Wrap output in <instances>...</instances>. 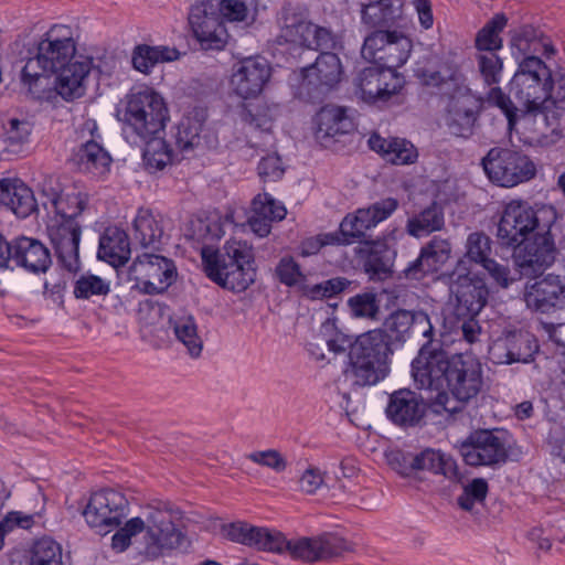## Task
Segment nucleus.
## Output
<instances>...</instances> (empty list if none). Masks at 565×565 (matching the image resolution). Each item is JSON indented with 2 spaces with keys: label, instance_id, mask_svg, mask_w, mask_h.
<instances>
[{
  "label": "nucleus",
  "instance_id": "nucleus-33",
  "mask_svg": "<svg viewBox=\"0 0 565 565\" xmlns=\"http://www.w3.org/2000/svg\"><path fill=\"white\" fill-rule=\"evenodd\" d=\"M0 206L9 209L20 218L30 216L38 209L32 190L20 180H0Z\"/></svg>",
  "mask_w": 565,
  "mask_h": 565
},
{
  "label": "nucleus",
  "instance_id": "nucleus-9",
  "mask_svg": "<svg viewBox=\"0 0 565 565\" xmlns=\"http://www.w3.org/2000/svg\"><path fill=\"white\" fill-rule=\"evenodd\" d=\"M174 262L158 254L143 253L138 255L128 270V278L134 281L132 288L145 295L163 294L177 279Z\"/></svg>",
  "mask_w": 565,
  "mask_h": 565
},
{
  "label": "nucleus",
  "instance_id": "nucleus-56",
  "mask_svg": "<svg viewBox=\"0 0 565 565\" xmlns=\"http://www.w3.org/2000/svg\"><path fill=\"white\" fill-rule=\"evenodd\" d=\"M491 238L483 232L470 233L466 241V257L476 264L483 265L490 259Z\"/></svg>",
  "mask_w": 565,
  "mask_h": 565
},
{
  "label": "nucleus",
  "instance_id": "nucleus-28",
  "mask_svg": "<svg viewBox=\"0 0 565 565\" xmlns=\"http://www.w3.org/2000/svg\"><path fill=\"white\" fill-rule=\"evenodd\" d=\"M426 412L423 397L407 388H401L390 395L386 406L387 417L399 426H414L419 423Z\"/></svg>",
  "mask_w": 565,
  "mask_h": 565
},
{
  "label": "nucleus",
  "instance_id": "nucleus-62",
  "mask_svg": "<svg viewBox=\"0 0 565 565\" xmlns=\"http://www.w3.org/2000/svg\"><path fill=\"white\" fill-rule=\"evenodd\" d=\"M488 100L499 107L508 119L509 128L512 129L521 117L520 107L514 105L499 87H492L488 94Z\"/></svg>",
  "mask_w": 565,
  "mask_h": 565
},
{
  "label": "nucleus",
  "instance_id": "nucleus-34",
  "mask_svg": "<svg viewBox=\"0 0 565 565\" xmlns=\"http://www.w3.org/2000/svg\"><path fill=\"white\" fill-rule=\"evenodd\" d=\"M404 0H367L361 4V21L370 29L388 30L402 17Z\"/></svg>",
  "mask_w": 565,
  "mask_h": 565
},
{
  "label": "nucleus",
  "instance_id": "nucleus-2",
  "mask_svg": "<svg viewBox=\"0 0 565 565\" xmlns=\"http://www.w3.org/2000/svg\"><path fill=\"white\" fill-rule=\"evenodd\" d=\"M182 511L170 501L156 500L141 509L138 516L128 520L111 537V547L126 551L131 539L142 533L140 554L147 559H157L166 552L178 548L183 540L180 529Z\"/></svg>",
  "mask_w": 565,
  "mask_h": 565
},
{
  "label": "nucleus",
  "instance_id": "nucleus-50",
  "mask_svg": "<svg viewBox=\"0 0 565 565\" xmlns=\"http://www.w3.org/2000/svg\"><path fill=\"white\" fill-rule=\"evenodd\" d=\"M319 562H332L352 552V545L335 533L317 535Z\"/></svg>",
  "mask_w": 565,
  "mask_h": 565
},
{
  "label": "nucleus",
  "instance_id": "nucleus-7",
  "mask_svg": "<svg viewBox=\"0 0 565 565\" xmlns=\"http://www.w3.org/2000/svg\"><path fill=\"white\" fill-rule=\"evenodd\" d=\"M122 132L130 143H139L163 130L169 110L163 97L150 88L132 92L126 96L124 107L118 110Z\"/></svg>",
  "mask_w": 565,
  "mask_h": 565
},
{
  "label": "nucleus",
  "instance_id": "nucleus-42",
  "mask_svg": "<svg viewBox=\"0 0 565 565\" xmlns=\"http://www.w3.org/2000/svg\"><path fill=\"white\" fill-rule=\"evenodd\" d=\"M274 553L286 554L292 559L306 563H318V542L316 536H301L288 540L281 532H278Z\"/></svg>",
  "mask_w": 565,
  "mask_h": 565
},
{
  "label": "nucleus",
  "instance_id": "nucleus-54",
  "mask_svg": "<svg viewBox=\"0 0 565 565\" xmlns=\"http://www.w3.org/2000/svg\"><path fill=\"white\" fill-rule=\"evenodd\" d=\"M348 307L354 318L376 320L380 313V300L372 291L356 294L349 298Z\"/></svg>",
  "mask_w": 565,
  "mask_h": 565
},
{
  "label": "nucleus",
  "instance_id": "nucleus-63",
  "mask_svg": "<svg viewBox=\"0 0 565 565\" xmlns=\"http://www.w3.org/2000/svg\"><path fill=\"white\" fill-rule=\"evenodd\" d=\"M275 273L279 281L288 287L305 280L299 264L290 256L282 257L279 260Z\"/></svg>",
  "mask_w": 565,
  "mask_h": 565
},
{
  "label": "nucleus",
  "instance_id": "nucleus-64",
  "mask_svg": "<svg viewBox=\"0 0 565 565\" xmlns=\"http://www.w3.org/2000/svg\"><path fill=\"white\" fill-rule=\"evenodd\" d=\"M200 141V127L191 125L190 120L181 121L175 134V143L180 150L193 149Z\"/></svg>",
  "mask_w": 565,
  "mask_h": 565
},
{
  "label": "nucleus",
  "instance_id": "nucleus-21",
  "mask_svg": "<svg viewBox=\"0 0 565 565\" xmlns=\"http://www.w3.org/2000/svg\"><path fill=\"white\" fill-rule=\"evenodd\" d=\"M270 77V65L260 56L246 57L234 65L231 86L242 98L258 96Z\"/></svg>",
  "mask_w": 565,
  "mask_h": 565
},
{
  "label": "nucleus",
  "instance_id": "nucleus-52",
  "mask_svg": "<svg viewBox=\"0 0 565 565\" xmlns=\"http://www.w3.org/2000/svg\"><path fill=\"white\" fill-rule=\"evenodd\" d=\"M30 565H62V547L51 537H41L31 548Z\"/></svg>",
  "mask_w": 565,
  "mask_h": 565
},
{
  "label": "nucleus",
  "instance_id": "nucleus-27",
  "mask_svg": "<svg viewBox=\"0 0 565 565\" xmlns=\"http://www.w3.org/2000/svg\"><path fill=\"white\" fill-rule=\"evenodd\" d=\"M83 130L89 132L92 139L87 140L74 152L73 160L78 169L94 175H100L109 170L111 163L110 154L95 140V132L98 130L94 119H87L83 124Z\"/></svg>",
  "mask_w": 565,
  "mask_h": 565
},
{
  "label": "nucleus",
  "instance_id": "nucleus-13",
  "mask_svg": "<svg viewBox=\"0 0 565 565\" xmlns=\"http://www.w3.org/2000/svg\"><path fill=\"white\" fill-rule=\"evenodd\" d=\"M40 192L44 199L43 206L54 213L51 221H76L88 203V195L85 192L76 186L63 188L54 177L44 178Z\"/></svg>",
  "mask_w": 565,
  "mask_h": 565
},
{
  "label": "nucleus",
  "instance_id": "nucleus-48",
  "mask_svg": "<svg viewBox=\"0 0 565 565\" xmlns=\"http://www.w3.org/2000/svg\"><path fill=\"white\" fill-rule=\"evenodd\" d=\"M507 23V17L503 13H499L479 30L476 36V47L480 53L497 52L502 47L500 33L503 31Z\"/></svg>",
  "mask_w": 565,
  "mask_h": 565
},
{
  "label": "nucleus",
  "instance_id": "nucleus-23",
  "mask_svg": "<svg viewBox=\"0 0 565 565\" xmlns=\"http://www.w3.org/2000/svg\"><path fill=\"white\" fill-rule=\"evenodd\" d=\"M93 67V58L79 55L54 75V86L43 99H50L55 94L64 100L72 102L81 98L86 92V81Z\"/></svg>",
  "mask_w": 565,
  "mask_h": 565
},
{
  "label": "nucleus",
  "instance_id": "nucleus-59",
  "mask_svg": "<svg viewBox=\"0 0 565 565\" xmlns=\"http://www.w3.org/2000/svg\"><path fill=\"white\" fill-rule=\"evenodd\" d=\"M488 482L476 478L463 487L462 493L457 498L458 505L465 511H472L477 503H482L488 494Z\"/></svg>",
  "mask_w": 565,
  "mask_h": 565
},
{
  "label": "nucleus",
  "instance_id": "nucleus-49",
  "mask_svg": "<svg viewBox=\"0 0 565 565\" xmlns=\"http://www.w3.org/2000/svg\"><path fill=\"white\" fill-rule=\"evenodd\" d=\"M401 458L403 462H398L395 469L403 476H408L417 470H428L436 473L440 465L441 452L428 448L417 455H401Z\"/></svg>",
  "mask_w": 565,
  "mask_h": 565
},
{
  "label": "nucleus",
  "instance_id": "nucleus-1",
  "mask_svg": "<svg viewBox=\"0 0 565 565\" xmlns=\"http://www.w3.org/2000/svg\"><path fill=\"white\" fill-rule=\"evenodd\" d=\"M412 375L419 388L437 391L435 405L459 412L481 392L482 367L471 355H449L438 347L423 344L412 362Z\"/></svg>",
  "mask_w": 565,
  "mask_h": 565
},
{
  "label": "nucleus",
  "instance_id": "nucleus-38",
  "mask_svg": "<svg viewBox=\"0 0 565 565\" xmlns=\"http://www.w3.org/2000/svg\"><path fill=\"white\" fill-rule=\"evenodd\" d=\"M370 148L393 164H409L416 161L418 153L412 142L403 138H383L373 134L369 138Z\"/></svg>",
  "mask_w": 565,
  "mask_h": 565
},
{
  "label": "nucleus",
  "instance_id": "nucleus-22",
  "mask_svg": "<svg viewBox=\"0 0 565 565\" xmlns=\"http://www.w3.org/2000/svg\"><path fill=\"white\" fill-rule=\"evenodd\" d=\"M47 234L55 249L58 263L70 273L79 269L78 246L81 226L77 221H51Z\"/></svg>",
  "mask_w": 565,
  "mask_h": 565
},
{
  "label": "nucleus",
  "instance_id": "nucleus-31",
  "mask_svg": "<svg viewBox=\"0 0 565 565\" xmlns=\"http://www.w3.org/2000/svg\"><path fill=\"white\" fill-rule=\"evenodd\" d=\"M510 46L515 61L529 56H539L540 54L548 57L554 53V47L548 38L532 25H523L511 31Z\"/></svg>",
  "mask_w": 565,
  "mask_h": 565
},
{
  "label": "nucleus",
  "instance_id": "nucleus-6",
  "mask_svg": "<svg viewBox=\"0 0 565 565\" xmlns=\"http://www.w3.org/2000/svg\"><path fill=\"white\" fill-rule=\"evenodd\" d=\"M557 218L551 204L511 200L504 204L497 226L498 243L508 248L519 247L530 234L553 228Z\"/></svg>",
  "mask_w": 565,
  "mask_h": 565
},
{
  "label": "nucleus",
  "instance_id": "nucleus-8",
  "mask_svg": "<svg viewBox=\"0 0 565 565\" xmlns=\"http://www.w3.org/2000/svg\"><path fill=\"white\" fill-rule=\"evenodd\" d=\"M481 163L489 180L505 188L529 181L536 173L527 156L508 148L490 149Z\"/></svg>",
  "mask_w": 565,
  "mask_h": 565
},
{
  "label": "nucleus",
  "instance_id": "nucleus-51",
  "mask_svg": "<svg viewBox=\"0 0 565 565\" xmlns=\"http://www.w3.org/2000/svg\"><path fill=\"white\" fill-rule=\"evenodd\" d=\"M319 337L324 341L328 350L335 355L344 353L348 349L352 351V345L354 344L352 338L338 328L334 318H328L321 323Z\"/></svg>",
  "mask_w": 565,
  "mask_h": 565
},
{
  "label": "nucleus",
  "instance_id": "nucleus-5",
  "mask_svg": "<svg viewBox=\"0 0 565 565\" xmlns=\"http://www.w3.org/2000/svg\"><path fill=\"white\" fill-rule=\"evenodd\" d=\"M398 207V201L386 198L359 209L354 214H348L340 223L339 231L320 233L301 241L299 252L301 256H312L324 246L351 245L365 238L369 230L390 217Z\"/></svg>",
  "mask_w": 565,
  "mask_h": 565
},
{
  "label": "nucleus",
  "instance_id": "nucleus-61",
  "mask_svg": "<svg viewBox=\"0 0 565 565\" xmlns=\"http://www.w3.org/2000/svg\"><path fill=\"white\" fill-rule=\"evenodd\" d=\"M252 213L278 222L285 218L287 212L284 205L276 202L269 194L264 193L253 200Z\"/></svg>",
  "mask_w": 565,
  "mask_h": 565
},
{
  "label": "nucleus",
  "instance_id": "nucleus-45",
  "mask_svg": "<svg viewBox=\"0 0 565 565\" xmlns=\"http://www.w3.org/2000/svg\"><path fill=\"white\" fill-rule=\"evenodd\" d=\"M170 324L177 339L186 348L192 358H199L203 350V340L192 316L182 315L170 318Z\"/></svg>",
  "mask_w": 565,
  "mask_h": 565
},
{
  "label": "nucleus",
  "instance_id": "nucleus-60",
  "mask_svg": "<svg viewBox=\"0 0 565 565\" xmlns=\"http://www.w3.org/2000/svg\"><path fill=\"white\" fill-rule=\"evenodd\" d=\"M477 60L484 83L489 86L498 84L502 74V61L497 52L479 53Z\"/></svg>",
  "mask_w": 565,
  "mask_h": 565
},
{
  "label": "nucleus",
  "instance_id": "nucleus-32",
  "mask_svg": "<svg viewBox=\"0 0 565 565\" xmlns=\"http://www.w3.org/2000/svg\"><path fill=\"white\" fill-rule=\"evenodd\" d=\"M222 533L233 542L273 553L278 536V531L254 526L246 522L225 524L222 526Z\"/></svg>",
  "mask_w": 565,
  "mask_h": 565
},
{
  "label": "nucleus",
  "instance_id": "nucleus-44",
  "mask_svg": "<svg viewBox=\"0 0 565 565\" xmlns=\"http://www.w3.org/2000/svg\"><path fill=\"white\" fill-rule=\"evenodd\" d=\"M224 23L249 24L255 21L258 0H212Z\"/></svg>",
  "mask_w": 565,
  "mask_h": 565
},
{
  "label": "nucleus",
  "instance_id": "nucleus-39",
  "mask_svg": "<svg viewBox=\"0 0 565 565\" xmlns=\"http://www.w3.org/2000/svg\"><path fill=\"white\" fill-rule=\"evenodd\" d=\"M134 238L142 247L158 248L164 235L163 216L150 209H139L132 223Z\"/></svg>",
  "mask_w": 565,
  "mask_h": 565
},
{
  "label": "nucleus",
  "instance_id": "nucleus-37",
  "mask_svg": "<svg viewBox=\"0 0 565 565\" xmlns=\"http://www.w3.org/2000/svg\"><path fill=\"white\" fill-rule=\"evenodd\" d=\"M420 83L430 94L450 99L458 94L459 88L468 87L461 74L449 67L443 66L437 71L422 70L417 74Z\"/></svg>",
  "mask_w": 565,
  "mask_h": 565
},
{
  "label": "nucleus",
  "instance_id": "nucleus-10",
  "mask_svg": "<svg viewBox=\"0 0 565 565\" xmlns=\"http://www.w3.org/2000/svg\"><path fill=\"white\" fill-rule=\"evenodd\" d=\"M412 41L397 31L376 30L364 40L361 54L385 70L403 66L409 57Z\"/></svg>",
  "mask_w": 565,
  "mask_h": 565
},
{
  "label": "nucleus",
  "instance_id": "nucleus-26",
  "mask_svg": "<svg viewBox=\"0 0 565 565\" xmlns=\"http://www.w3.org/2000/svg\"><path fill=\"white\" fill-rule=\"evenodd\" d=\"M450 254L449 241L435 236L420 249L419 256L404 269V275L408 279H423L428 274L438 271L450 258Z\"/></svg>",
  "mask_w": 565,
  "mask_h": 565
},
{
  "label": "nucleus",
  "instance_id": "nucleus-18",
  "mask_svg": "<svg viewBox=\"0 0 565 565\" xmlns=\"http://www.w3.org/2000/svg\"><path fill=\"white\" fill-rule=\"evenodd\" d=\"M514 263L524 273H539L550 267L556 258L557 249L552 228L537 231L532 238L513 248Z\"/></svg>",
  "mask_w": 565,
  "mask_h": 565
},
{
  "label": "nucleus",
  "instance_id": "nucleus-58",
  "mask_svg": "<svg viewBox=\"0 0 565 565\" xmlns=\"http://www.w3.org/2000/svg\"><path fill=\"white\" fill-rule=\"evenodd\" d=\"M539 116L543 117L545 127L552 135L555 142L565 137V105L546 103Z\"/></svg>",
  "mask_w": 565,
  "mask_h": 565
},
{
  "label": "nucleus",
  "instance_id": "nucleus-19",
  "mask_svg": "<svg viewBox=\"0 0 565 565\" xmlns=\"http://www.w3.org/2000/svg\"><path fill=\"white\" fill-rule=\"evenodd\" d=\"M377 329L385 335L394 350L403 347L413 332H422L427 338L426 344L433 345L434 327L428 315L423 311L397 310L391 313L383 326Z\"/></svg>",
  "mask_w": 565,
  "mask_h": 565
},
{
  "label": "nucleus",
  "instance_id": "nucleus-57",
  "mask_svg": "<svg viewBox=\"0 0 565 565\" xmlns=\"http://www.w3.org/2000/svg\"><path fill=\"white\" fill-rule=\"evenodd\" d=\"M4 141L12 148V151L18 149L29 141L32 132V125L26 119L9 118L3 122Z\"/></svg>",
  "mask_w": 565,
  "mask_h": 565
},
{
  "label": "nucleus",
  "instance_id": "nucleus-15",
  "mask_svg": "<svg viewBox=\"0 0 565 565\" xmlns=\"http://www.w3.org/2000/svg\"><path fill=\"white\" fill-rule=\"evenodd\" d=\"M403 85L404 78L401 75L377 64L361 70L354 78L355 95L367 104L386 102Z\"/></svg>",
  "mask_w": 565,
  "mask_h": 565
},
{
  "label": "nucleus",
  "instance_id": "nucleus-17",
  "mask_svg": "<svg viewBox=\"0 0 565 565\" xmlns=\"http://www.w3.org/2000/svg\"><path fill=\"white\" fill-rule=\"evenodd\" d=\"M536 338L529 331L503 332L489 347V358L495 364L530 363L539 353Z\"/></svg>",
  "mask_w": 565,
  "mask_h": 565
},
{
  "label": "nucleus",
  "instance_id": "nucleus-36",
  "mask_svg": "<svg viewBox=\"0 0 565 565\" xmlns=\"http://www.w3.org/2000/svg\"><path fill=\"white\" fill-rule=\"evenodd\" d=\"M387 341L379 329L364 332L354 340L349 358L364 359L386 366L395 351Z\"/></svg>",
  "mask_w": 565,
  "mask_h": 565
},
{
  "label": "nucleus",
  "instance_id": "nucleus-12",
  "mask_svg": "<svg viewBox=\"0 0 565 565\" xmlns=\"http://www.w3.org/2000/svg\"><path fill=\"white\" fill-rule=\"evenodd\" d=\"M342 74L340 58L330 52L321 53L316 62L302 70V78L298 86L299 98L317 103L340 82Z\"/></svg>",
  "mask_w": 565,
  "mask_h": 565
},
{
  "label": "nucleus",
  "instance_id": "nucleus-47",
  "mask_svg": "<svg viewBox=\"0 0 565 565\" xmlns=\"http://www.w3.org/2000/svg\"><path fill=\"white\" fill-rule=\"evenodd\" d=\"M143 162L150 172L163 170L172 163V149L163 138L151 136L145 140Z\"/></svg>",
  "mask_w": 565,
  "mask_h": 565
},
{
  "label": "nucleus",
  "instance_id": "nucleus-41",
  "mask_svg": "<svg viewBox=\"0 0 565 565\" xmlns=\"http://www.w3.org/2000/svg\"><path fill=\"white\" fill-rule=\"evenodd\" d=\"M179 56L175 47L139 44L132 51L131 62L136 71L149 74L157 64L175 61Z\"/></svg>",
  "mask_w": 565,
  "mask_h": 565
},
{
  "label": "nucleus",
  "instance_id": "nucleus-46",
  "mask_svg": "<svg viewBox=\"0 0 565 565\" xmlns=\"http://www.w3.org/2000/svg\"><path fill=\"white\" fill-rule=\"evenodd\" d=\"M385 365L364 359H350V367L345 370L347 379L359 386L374 385L384 377Z\"/></svg>",
  "mask_w": 565,
  "mask_h": 565
},
{
  "label": "nucleus",
  "instance_id": "nucleus-30",
  "mask_svg": "<svg viewBox=\"0 0 565 565\" xmlns=\"http://www.w3.org/2000/svg\"><path fill=\"white\" fill-rule=\"evenodd\" d=\"M547 85L526 78H512L510 82V94L515 104L520 107L522 118L537 117L540 111L548 103Z\"/></svg>",
  "mask_w": 565,
  "mask_h": 565
},
{
  "label": "nucleus",
  "instance_id": "nucleus-40",
  "mask_svg": "<svg viewBox=\"0 0 565 565\" xmlns=\"http://www.w3.org/2000/svg\"><path fill=\"white\" fill-rule=\"evenodd\" d=\"M97 256L115 267L124 265L130 256L127 233L118 227L106 228L99 238Z\"/></svg>",
  "mask_w": 565,
  "mask_h": 565
},
{
  "label": "nucleus",
  "instance_id": "nucleus-11",
  "mask_svg": "<svg viewBox=\"0 0 565 565\" xmlns=\"http://www.w3.org/2000/svg\"><path fill=\"white\" fill-rule=\"evenodd\" d=\"M52 259L47 247L39 239L21 236L8 242L0 234V269L22 267L29 273H45Z\"/></svg>",
  "mask_w": 565,
  "mask_h": 565
},
{
  "label": "nucleus",
  "instance_id": "nucleus-35",
  "mask_svg": "<svg viewBox=\"0 0 565 565\" xmlns=\"http://www.w3.org/2000/svg\"><path fill=\"white\" fill-rule=\"evenodd\" d=\"M316 121V138L324 147L329 146L331 139L337 140L338 137L353 130V121L345 110L338 106L322 107L317 114Z\"/></svg>",
  "mask_w": 565,
  "mask_h": 565
},
{
  "label": "nucleus",
  "instance_id": "nucleus-3",
  "mask_svg": "<svg viewBox=\"0 0 565 565\" xmlns=\"http://www.w3.org/2000/svg\"><path fill=\"white\" fill-rule=\"evenodd\" d=\"M76 45L70 26L56 24L50 28L36 43L34 53L21 71V83L35 99H42L54 86V75L71 63Z\"/></svg>",
  "mask_w": 565,
  "mask_h": 565
},
{
  "label": "nucleus",
  "instance_id": "nucleus-29",
  "mask_svg": "<svg viewBox=\"0 0 565 565\" xmlns=\"http://www.w3.org/2000/svg\"><path fill=\"white\" fill-rule=\"evenodd\" d=\"M565 300V286L558 277L548 275L533 284H527L524 290L526 307L540 312H548Z\"/></svg>",
  "mask_w": 565,
  "mask_h": 565
},
{
  "label": "nucleus",
  "instance_id": "nucleus-25",
  "mask_svg": "<svg viewBox=\"0 0 565 565\" xmlns=\"http://www.w3.org/2000/svg\"><path fill=\"white\" fill-rule=\"evenodd\" d=\"M450 291L449 307L456 318L476 317L488 298L487 288L468 276L459 277L458 281L451 284Z\"/></svg>",
  "mask_w": 565,
  "mask_h": 565
},
{
  "label": "nucleus",
  "instance_id": "nucleus-43",
  "mask_svg": "<svg viewBox=\"0 0 565 565\" xmlns=\"http://www.w3.org/2000/svg\"><path fill=\"white\" fill-rule=\"evenodd\" d=\"M444 226V207L439 203L433 202L407 220L406 231L411 236L423 237L441 231Z\"/></svg>",
  "mask_w": 565,
  "mask_h": 565
},
{
  "label": "nucleus",
  "instance_id": "nucleus-16",
  "mask_svg": "<svg viewBox=\"0 0 565 565\" xmlns=\"http://www.w3.org/2000/svg\"><path fill=\"white\" fill-rule=\"evenodd\" d=\"M126 507L127 500L124 494L113 489H105L90 495L83 515L90 527L98 532H108L120 524Z\"/></svg>",
  "mask_w": 565,
  "mask_h": 565
},
{
  "label": "nucleus",
  "instance_id": "nucleus-55",
  "mask_svg": "<svg viewBox=\"0 0 565 565\" xmlns=\"http://www.w3.org/2000/svg\"><path fill=\"white\" fill-rule=\"evenodd\" d=\"M110 291L108 280L86 273L75 281L73 294L77 299H89L93 296H106Z\"/></svg>",
  "mask_w": 565,
  "mask_h": 565
},
{
  "label": "nucleus",
  "instance_id": "nucleus-4",
  "mask_svg": "<svg viewBox=\"0 0 565 565\" xmlns=\"http://www.w3.org/2000/svg\"><path fill=\"white\" fill-rule=\"evenodd\" d=\"M201 257L206 276L225 289L241 292L255 281L254 249L245 241L231 239L216 252L203 248Z\"/></svg>",
  "mask_w": 565,
  "mask_h": 565
},
{
  "label": "nucleus",
  "instance_id": "nucleus-20",
  "mask_svg": "<svg viewBox=\"0 0 565 565\" xmlns=\"http://www.w3.org/2000/svg\"><path fill=\"white\" fill-rule=\"evenodd\" d=\"M460 455L469 466H495L505 462L503 440L490 430H477L460 445Z\"/></svg>",
  "mask_w": 565,
  "mask_h": 565
},
{
  "label": "nucleus",
  "instance_id": "nucleus-14",
  "mask_svg": "<svg viewBox=\"0 0 565 565\" xmlns=\"http://www.w3.org/2000/svg\"><path fill=\"white\" fill-rule=\"evenodd\" d=\"M188 19L194 38L203 49L220 50L227 43L225 23L212 0L193 4Z\"/></svg>",
  "mask_w": 565,
  "mask_h": 565
},
{
  "label": "nucleus",
  "instance_id": "nucleus-53",
  "mask_svg": "<svg viewBox=\"0 0 565 565\" xmlns=\"http://www.w3.org/2000/svg\"><path fill=\"white\" fill-rule=\"evenodd\" d=\"M516 62L518 70L512 78H526L527 81L532 79L544 84H548L550 79H552L550 67L540 56L523 57V60H516Z\"/></svg>",
  "mask_w": 565,
  "mask_h": 565
},
{
  "label": "nucleus",
  "instance_id": "nucleus-24",
  "mask_svg": "<svg viewBox=\"0 0 565 565\" xmlns=\"http://www.w3.org/2000/svg\"><path fill=\"white\" fill-rule=\"evenodd\" d=\"M478 100L469 87L459 88L458 94L448 99L446 125L451 135L468 138L472 135L477 120Z\"/></svg>",
  "mask_w": 565,
  "mask_h": 565
}]
</instances>
